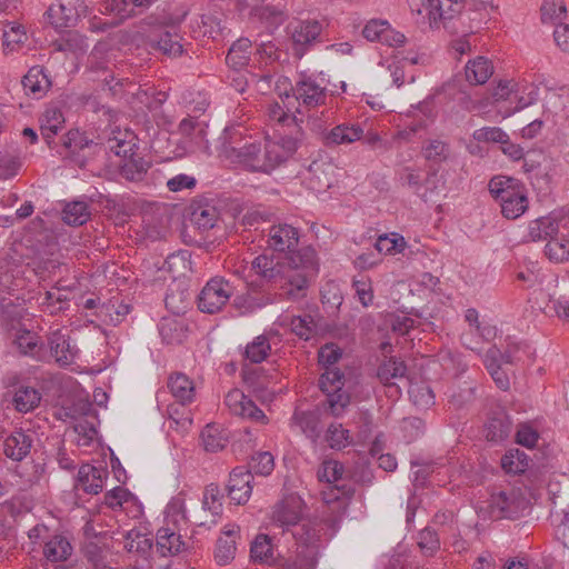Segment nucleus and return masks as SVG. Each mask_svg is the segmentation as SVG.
<instances>
[{
	"instance_id": "1",
	"label": "nucleus",
	"mask_w": 569,
	"mask_h": 569,
	"mask_svg": "<svg viewBox=\"0 0 569 569\" xmlns=\"http://www.w3.org/2000/svg\"><path fill=\"white\" fill-rule=\"evenodd\" d=\"M230 139L223 144V154L232 163L242 164L251 171L269 172L277 168L274 159L279 157L276 146H270V140L243 138L238 129L227 131Z\"/></svg>"
},
{
	"instance_id": "2",
	"label": "nucleus",
	"mask_w": 569,
	"mask_h": 569,
	"mask_svg": "<svg viewBox=\"0 0 569 569\" xmlns=\"http://www.w3.org/2000/svg\"><path fill=\"white\" fill-rule=\"evenodd\" d=\"M317 270L316 251L309 247L287 258L278 281L280 296L290 301H300L307 297L309 276Z\"/></svg>"
},
{
	"instance_id": "3",
	"label": "nucleus",
	"mask_w": 569,
	"mask_h": 569,
	"mask_svg": "<svg viewBox=\"0 0 569 569\" xmlns=\"http://www.w3.org/2000/svg\"><path fill=\"white\" fill-rule=\"evenodd\" d=\"M343 386L345 375L336 367H328L319 378V388L327 396V409L335 417L341 416L350 403Z\"/></svg>"
},
{
	"instance_id": "4",
	"label": "nucleus",
	"mask_w": 569,
	"mask_h": 569,
	"mask_svg": "<svg viewBox=\"0 0 569 569\" xmlns=\"http://www.w3.org/2000/svg\"><path fill=\"white\" fill-rule=\"evenodd\" d=\"M233 293L234 287L229 280L222 277H213L200 291L198 307L202 312L217 313L222 310Z\"/></svg>"
},
{
	"instance_id": "5",
	"label": "nucleus",
	"mask_w": 569,
	"mask_h": 569,
	"mask_svg": "<svg viewBox=\"0 0 569 569\" xmlns=\"http://www.w3.org/2000/svg\"><path fill=\"white\" fill-rule=\"evenodd\" d=\"M147 44L162 56L177 58L183 53L186 40L176 26H163L148 36Z\"/></svg>"
},
{
	"instance_id": "6",
	"label": "nucleus",
	"mask_w": 569,
	"mask_h": 569,
	"mask_svg": "<svg viewBox=\"0 0 569 569\" xmlns=\"http://www.w3.org/2000/svg\"><path fill=\"white\" fill-rule=\"evenodd\" d=\"M295 56L302 58L311 46L319 41L322 26L317 20H298L288 26Z\"/></svg>"
},
{
	"instance_id": "7",
	"label": "nucleus",
	"mask_w": 569,
	"mask_h": 569,
	"mask_svg": "<svg viewBox=\"0 0 569 569\" xmlns=\"http://www.w3.org/2000/svg\"><path fill=\"white\" fill-rule=\"evenodd\" d=\"M82 0H58L47 10L50 23L56 29H64L76 24L83 9Z\"/></svg>"
},
{
	"instance_id": "8",
	"label": "nucleus",
	"mask_w": 569,
	"mask_h": 569,
	"mask_svg": "<svg viewBox=\"0 0 569 569\" xmlns=\"http://www.w3.org/2000/svg\"><path fill=\"white\" fill-rule=\"evenodd\" d=\"M224 402L234 416L261 423H267L268 421L263 411L239 389L230 390L226 396Z\"/></svg>"
},
{
	"instance_id": "9",
	"label": "nucleus",
	"mask_w": 569,
	"mask_h": 569,
	"mask_svg": "<svg viewBox=\"0 0 569 569\" xmlns=\"http://www.w3.org/2000/svg\"><path fill=\"white\" fill-rule=\"evenodd\" d=\"M302 499L297 495H289L273 507L272 521L281 528L296 526L302 518Z\"/></svg>"
},
{
	"instance_id": "10",
	"label": "nucleus",
	"mask_w": 569,
	"mask_h": 569,
	"mask_svg": "<svg viewBox=\"0 0 569 569\" xmlns=\"http://www.w3.org/2000/svg\"><path fill=\"white\" fill-rule=\"evenodd\" d=\"M523 501L515 491H499L491 495L489 501L490 515L495 519H513L518 517Z\"/></svg>"
},
{
	"instance_id": "11",
	"label": "nucleus",
	"mask_w": 569,
	"mask_h": 569,
	"mask_svg": "<svg viewBox=\"0 0 569 569\" xmlns=\"http://www.w3.org/2000/svg\"><path fill=\"white\" fill-rule=\"evenodd\" d=\"M104 150L121 158H131L137 149V137L131 130L112 129L101 143Z\"/></svg>"
},
{
	"instance_id": "12",
	"label": "nucleus",
	"mask_w": 569,
	"mask_h": 569,
	"mask_svg": "<svg viewBox=\"0 0 569 569\" xmlns=\"http://www.w3.org/2000/svg\"><path fill=\"white\" fill-rule=\"evenodd\" d=\"M292 98L307 108H315L325 103L327 99L326 88L311 78L303 77L291 88Z\"/></svg>"
},
{
	"instance_id": "13",
	"label": "nucleus",
	"mask_w": 569,
	"mask_h": 569,
	"mask_svg": "<svg viewBox=\"0 0 569 569\" xmlns=\"http://www.w3.org/2000/svg\"><path fill=\"white\" fill-rule=\"evenodd\" d=\"M299 242V231L296 227L288 223L272 226L269 230L268 244L271 249L279 252L288 251L296 253L295 249ZM299 251H297L298 253Z\"/></svg>"
},
{
	"instance_id": "14",
	"label": "nucleus",
	"mask_w": 569,
	"mask_h": 569,
	"mask_svg": "<svg viewBox=\"0 0 569 569\" xmlns=\"http://www.w3.org/2000/svg\"><path fill=\"white\" fill-rule=\"evenodd\" d=\"M253 479L246 467H236L229 478L228 493L237 505L246 503L252 491L251 480Z\"/></svg>"
},
{
	"instance_id": "15",
	"label": "nucleus",
	"mask_w": 569,
	"mask_h": 569,
	"mask_svg": "<svg viewBox=\"0 0 569 569\" xmlns=\"http://www.w3.org/2000/svg\"><path fill=\"white\" fill-rule=\"evenodd\" d=\"M107 476L108 471L103 468L89 463L82 465L78 471L76 488L89 495H98L103 488Z\"/></svg>"
},
{
	"instance_id": "16",
	"label": "nucleus",
	"mask_w": 569,
	"mask_h": 569,
	"mask_svg": "<svg viewBox=\"0 0 569 569\" xmlns=\"http://www.w3.org/2000/svg\"><path fill=\"white\" fill-rule=\"evenodd\" d=\"M363 138V129L357 123H341L322 134L323 143L327 147L350 144Z\"/></svg>"
},
{
	"instance_id": "17",
	"label": "nucleus",
	"mask_w": 569,
	"mask_h": 569,
	"mask_svg": "<svg viewBox=\"0 0 569 569\" xmlns=\"http://www.w3.org/2000/svg\"><path fill=\"white\" fill-rule=\"evenodd\" d=\"M501 213L507 219H517L528 209V198L520 187L506 190L498 199Z\"/></svg>"
},
{
	"instance_id": "18",
	"label": "nucleus",
	"mask_w": 569,
	"mask_h": 569,
	"mask_svg": "<svg viewBox=\"0 0 569 569\" xmlns=\"http://www.w3.org/2000/svg\"><path fill=\"white\" fill-rule=\"evenodd\" d=\"M49 346L51 355L60 366L66 367L74 361L78 349L70 345L69 338L60 330L50 333Z\"/></svg>"
},
{
	"instance_id": "19",
	"label": "nucleus",
	"mask_w": 569,
	"mask_h": 569,
	"mask_svg": "<svg viewBox=\"0 0 569 569\" xmlns=\"http://www.w3.org/2000/svg\"><path fill=\"white\" fill-rule=\"evenodd\" d=\"M239 529L227 528L217 540L214 560L220 566L229 565L236 557Z\"/></svg>"
},
{
	"instance_id": "20",
	"label": "nucleus",
	"mask_w": 569,
	"mask_h": 569,
	"mask_svg": "<svg viewBox=\"0 0 569 569\" xmlns=\"http://www.w3.org/2000/svg\"><path fill=\"white\" fill-rule=\"evenodd\" d=\"M253 283H250L249 290L237 296L233 299V306L242 313L252 312L257 309L272 305L274 302V296L270 292H258L253 289Z\"/></svg>"
},
{
	"instance_id": "21",
	"label": "nucleus",
	"mask_w": 569,
	"mask_h": 569,
	"mask_svg": "<svg viewBox=\"0 0 569 569\" xmlns=\"http://www.w3.org/2000/svg\"><path fill=\"white\" fill-rule=\"evenodd\" d=\"M22 86L28 96L40 99L50 89L51 81L42 67L34 66L23 77Z\"/></svg>"
},
{
	"instance_id": "22",
	"label": "nucleus",
	"mask_w": 569,
	"mask_h": 569,
	"mask_svg": "<svg viewBox=\"0 0 569 569\" xmlns=\"http://www.w3.org/2000/svg\"><path fill=\"white\" fill-rule=\"evenodd\" d=\"M190 210V221L202 232L212 229L219 219L218 209L209 202H194Z\"/></svg>"
},
{
	"instance_id": "23",
	"label": "nucleus",
	"mask_w": 569,
	"mask_h": 569,
	"mask_svg": "<svg viewBox=\"0 0 569 569\" xmlns=\"http://www.w3.org/2000/svg\"><path fill=\"white\" fill-rule=\"evenodd\" d=\"M167 386L174 400L182 403H192L196 398V388L193 381L181 372L172 373L168 378Z\"/></svg>"
},
{
	"instance_id": "24",
	"label": "nucleus",
	"mask_w": 569,
	"mask_h": 569,
	"mask_svg": "<svg viewBox=\"0 0 569 569\" xmlns=\"http://www.w3.org/2000/svg\"><path fill=\"white\" fill-rule=\"evenodd\" d=\"M32 446V439L29 435L23 431H14L8 436L3 443L4 455L14 460L21 461L30 452Z\"/></svg>"
},
{
	"instance_id": "25",
	"label": "nucleus",
	"mask_w": 569,
	"mask_h": 569,
	"mask_svg": "<svg viewBox=\"0 0 569 569\" xmlns=\"http://www.w3.org/2000/svg\"><path fill=\"white\" fill-rule=\"evenodd\" d=\"M40 132L49 147H51L53 138L63 128L64 117L62 111L57 107L46 109L39 119Z\"/></svg>"
},
{
	"instance_id": "26",
	"label": "nucleus",
	"mask_w": 569,
	"mask_h": 569,
	"mask_svg": "<svg viewBox=\"0 0 569 569\" xmlns=\"http://www.w3.org/2000/svg\"><path fill=\"white\" fill-rule=\"evenodd\" d=\"M430 28H448V22L459 16L463 9L460 0H437Z\"/></svg>"
},
{
	"instance_id": "27",
	"label": "nucleus",
	"mask_w": 569,
	"mask_h": 569,
	"mask_svg": "<svg viewBox=\"0 0 569 569\" xmlns=\"http://www.w3.org/2000/svg\"><path fill=\"white\" fill-rule=\"evenodd\" d=\"M157 549L161 556H173L184 549V542L181 536L168 525L157 531Z\"/></svg>"
},
{
	"instance_id": "28",
	"label": "nucleus",
	"mask_w": 569,
	"mask_h": 569,
	"mask_svg": "<svg viewBox=\"0 0 569 569\" xmlns=\"http://www.w3.org/2000/svg\"><path fill=\"white\" fill-rule=\"evenodd\" d=\"M406 363L402 360L390 357L379 365L377 369V378L385 386L395 387L396 383L391 382V380L406 378Z\"/></svg>"
},
{
	"instance_id": "29",
	"label": "nucleus",
	"mask_w": 569,
	"mask_h": 569,
	"mask_svg": "<svg viewBox=\"0 0 569 569\" xmlns=\"http://www.w3.org/2000/svg\"><path fill=\"white\" fill-rule=\"evenodd\" d=\"M465 72L471 84H483L492 76L493 67L487 58L480 56L466 64Z\"/></svg>"
},
{
	"instance_id": "30",
	"label": "nucleus",
	"mask_w": 569,
	"mask_h": 569,
	"mask_svg": "<svg viewBox=\"0 0 569 569\" xmlns=\"http://www.w3.org/2000/svg\"><path fill=\"white\" fill-rule=\"evenodd\" d=\"M284 263L274 261L273 258L266 254L256 257L251 262V269L257 276L268 282H277L278 277L283 268Z\"/></svg>"
},
{
	"instance_id": "31",
	"label": "nucleus",
	"mask_w": 569,
	"mask_h": 569,
	"mask_svg": "<svg viewBox=\"0 0 569 569\" xmlns=\"http://www.w3.org/2000/svg\"><path fill=\"white\" fill-rule=\"evenodd\" d=\"M251 558L256 562L271 565L276 561L278 553L267 535H258L250 549Z\"/></svg>"
},
{
	"instance_id": "32",
	"label": "nucleus",
	"mask_w": 569,
	"mask_h": 569,
	"mask_svg": "<svg viewBox=\"0 0 569 569\" xmlns=\"http://www.w3.org/2000/svg\"><path fill=\"white\" fill-rule=\"evenodd\" d=\"M291 422L310 439H316L319 436V416L316 411L296 410Z\"/></svg>"
},
{
	"instance_id": "33",
	"label": "nucleus",
	"mask_w": 569,
	"mask_h": 569,
	"mask_svg": "<svg viewBox=\"0 0 569 569\" xmlns=\"http://www.w3.org/2000/svg\"><path fill=\"white\" fill-rule=\"evenodd\" d=\"M559 224L555 218L541 217L529 223L528 237L531 241H540L558 232Z\"/></svg>"
},
{
	"instance_id": "34",
	"label": "nucleus",
	"mask_w": 569,
	"mask_h": 569,
	"mask_svg": "<svg viewBox=\"0 0 569 569\" xmlns=\"http://www.w3.org/2000/svg\"><path fill=\"white\" fill-rule=\"evenodd\" d=\"M71 545L61 536H53L46 541L43 555L51 562L64 561L71 555Z\"/></svg>"
},
{
	"instance_id": "35",
	"label": "nucleus",
	"mask_w": 569,
	"mask_h": 569,
	"mask_svg": "<svg viewBox=\"0 0 569 569\" xmlns=\"http://www.w3.org/2000/svg\"><path fill=\"white\" fill-rule=\"evenodd\" d=\"M251 53V41L247 38L237 40L229 49L226 62L233 69H240L247 66Z\"/></svg>"
},
{
	"instance_id": "36",
	"label": "nucleus",
	"mask_w": 569,
	"mask_h": 569,
	"mask_svg": "<svg viewBox=\"0 0 569 569\" xmlns=\"http://www.w3.org/2000/svg\"><path fill=\"white\" fill-rule=\"evenodd\" d=\"M203 447L207 451L217 452L228 443L227 431L216 425H207L201 432Z\"/></svg>"
},
{
	"instance_id": "37",
	"label": "nucleus",
	"mask_w": 569,
	"mask_h": 569,
	"mask_svg": "<svg viewBox=\"0 0 569 569\" xmlns=\"http://www.w3.org/2000/svg\"><path fill=\"white\" fill-rule=\"evenodd\" d=\"M159 333L168 345L181 343L186 338L184 325L173 318H162L159 323Z\"/></svg>"
},
{
	"instance_id": "38",
	"label": "nucleus",
	"mask_w": 569,
	"mask_h": 569,
	"mask_svg": "<svg viewBox=\"0 0 569 569\" xmlns=\"http://www.w3.org/2000/svg\"><path fill=\"white\" fill-rule=\"evenodd\" d=\"M309 180L315 189L330 188L332 183L331 173L333 168L330 163L323 161H312L309 166Z\"/></svg>"
},
{
	"instance_id": "39",
	"label": "nucleus",
	"mask_w": 569,
	"mask_h": 569,
	"mask_svg": "<svg viewBox=\"0 0 569 569\" xmlns=\"http://www.w3.org/2000/svg\"><path fill=\"white\" fill-rule=\"evenodd\" d=\"M89 207L84 201L68 203L62 211V219L69 226H82L90 218Z\"/></svg>"
},
{
	"instance_id": "40",
	"label": "nucleus",
	"mask_w": 569,
	"mask_h": 569,
	"mask_svg": "<svg viewBox=\"0 0 569 569\" xmlns=\"http://www.w3.org/2000/svg\"><path fill=\"white\" fill-rule=\"evenodd\" d=\"M40 392L31 387H20L13 397V403L18 411L29 412L40 403Z\"/></svg>"
},
{
	"instance_id": "41",
	"label": "nucleus",
	"mask_w": 569,
	"mask_h": 569,
	"mask_svg": "<svg viewBox=\"0 0 569 569\" xmlns=\"http://www.w3.org/2000/svg\"><path fill=\"white\" fill-rule=\"evenodd\" d=\"M190 403H182V401L174 400L167 407V415L169 420L174 425L176 429L186 430L192 423L191 411L188 408Z\"/></svg>"
},
{
	"instance_id": "42",
	"label": "nucleus",
	"mask_w": 569,
	"mask_h": 569,
	"mask_svg": "<svg viewBox=\"0 0 569 569\" xmlns=\"http://www.w3.org/2000/svg\"><path fill=\"white\" fill-rule=\"evenodd\" d=\"M501 467L508 473H522L528 468V457L523 451L519 449L509 450L501 458Z\"/></svg>"
},
{
	"instance_id": "43",
	"label": "nucleus",
	"mask_w": 569,
	"mask_h": 569,
	"mask_svg": "<svg viewBox=\"0 0 569 569\" xmlns=\"http://www.w3.org/2000/svg\"><path fill=\"white\" fill-rule=\"evenodd\" d=\"M149 167V162L144 161L142 158L131 157L121 167L120 173L128 181L139 182L143 180Z\"/></svg>"
},
{
	"instance_id": "44",
	"label": "nucleus",
	"mask_w": 569,
	"mask_h": 569,
	"mask_svg": "<svg viewBox=\"0 0 569 569\" xmlns=\"http://www.w3.org/2000/svg\"><path fill=\"white\" fill-rule=\"evenodd\" d=\"M248 471L252 475L268 476L274 468L273 456L269 451H259L252 455L249 463Z\"/></svg>"
},
{
	"instance_id": "45",
	"label": "nucleus",
	"mask_w": 569,
	"mask_h": 569,
	"mask_svg": "<svg viewBox=\"0 0 569 569\" xmlns=\"http://www.w3.org/2000/svg\"><path fill=\"white\" fill-rule=\"evenodd\" d=\"M567 9L562 0H546L541 6V20L553 24L561 23Z\"/></svg>"
},
{
	"instance_id": "46",
	"label": "nucleus",
	"mask_w": 569,
	"mask_h": 569,
	"mask_svg": "<svg viewBox=\"0 0 569 569\" xmlns=\"http://www.w3.org/2000/svg\"><path fill=\"white\" fill-rule=\"evenodd\" d=\"M222 499L223 493L220 488L216 483L208 485L203 492V509L210 511L213 516H220L222 513Z\"/></svg>"
},
{
	"instance_id": "47",
	"label": "nucleus",
	"mask_w": 569,
	"mask_h": 569,
	"mask_svg": "<svg viewBox=\"0 0 569 569\" xmlns=\"http://www.w3.org/2000/svg\"><path fill=\"white\" fill-rule=\"evenodd\" d=\"M271 350L270 342L266 336H259L254 340L248 343L246 348V357L252 363L262 362Z\"/></svg>"
},
{
	"instance_id": "48",
	"label": "nucleus",
	"mask_w": 569,
	"mask_h": 569,
	"mask_svg": "<svg viewBox=\"0 0 569 569\" xmlns=\"http://www.w3.org/2000/svg\"><path fill=\"white\" fill-rule=\"evenodd\" d=\"M99 143L89 140L83 133L79 130H70L63 138V147L70 153H78L84 149H90L92 147H98Z\"/></svg>"
},
{
	"instance_id": "49",
	"label": "nucleus",
	"mask_w": 569,
	"mask_h": 569,
	"mask_svg": "<svg viewBox=\"0 0 569 569\" xmlns=\"http://www.w3.org/2000/svg\"><path fill=\"white\" fill-rule=\"evenodd\" d=\"M299 142L300 138L291 134H286L278 141L270 140V146H276L280 149L277 151L279 157L274 159L277 167L284 162L298 149Z\"/></svg>"
},
{
	"instance_id": "50",
	"label": "nucleus",
	"mask_w": 569,
	"mask_h": 569,
	"mask_svg": "<svg viewBox=\"0 0 569 569\" xmlns=\"http://www.w3.org/2000/svg\"><path fill=\"white\" fill-rule=\"evenodd\" d=\"M549 308L565 323L569 325V293L563 289L555 291L549 300Z\"/></svg>"
},
{
	"instance_id": "51",
	"label": "nucleus",
	"mask_w": 569,
	"mask_h": 569,
	"mask_svg": "<svg viewBox=\"0 0 569 569\" xmlns=\"http://www.w3.org/2000/svg\"><path fill=\"white\" fill-rule=\"evenodd\" d=\"M418 546L426 556H433L440 549L438 532L427 527L418 535Z\"/></svg>"
},
{
	"instance_id": "52",
	"label": "nucleus",
	"mask_w": 569,
	"mask_h": 569,
	"mask_svg": "<svg viewBox=\"0 0 569 569\" xmlns=\"http://www.w3.org/2000/svg\"><path fill=\"white\" fill-rule=\"evenodd\" d=\"M423 156L427 160L442 162L449 158V146L440 140H429L422 147Z\"/></svg>"
},
{
	"instance_id": "53",
	"label": "nucleus",
	"mask_w": 569,
	"mask_h": 569,
	"mask_svg": "<svg viewBox=\"0 0 569 569\" xmlns=\"http://www.w3.org/2000/svg\"><path fill=\"white\" fill-rule=\"evenodd\" d=\"M290 327L299 338L309 340L316 332V323L310 315L292 317Z\"/></svg>"
},
{
	"instance_id": "54",
	"label": "nucleus",
	"mask_w": 569,
	"mask_h": 569,
	"mask_svg": "<svg viewBox=\"0 0 569 569\" xmlns=\"http://www.w3.org/2000/svg\"><path fill=\"white\" fill-rule=\"evenodd\" d=\"M22 166L21 158L13 153L0 152V179H10L18 174Z\"/></svg>"
},
{
	"instance_id": "55",
	"label": "nucleus",
	"mask_w": 569,
	"mask_h": 569,
	"mask_svg": "<svg viewBox=\"0 0 569 569\" xmlns=\"http://www.w3.org/2000/svg\"><path fill=\"white\" fill-rule=\"evenodd\" d=\"M551 261L563 262L569 260V241L566 239H551L545 248Z\"/></svg>"
},
{
	"instance_id": "56",
	"label": "nucleus",
	"mask_w": 569,
	"mask_h": 569,
	"mask_svg": "<svg viewBox=\"0 0 569 569\" xmlns=\"http://www.w3.org/2000/svg\"><path fill=\"white\" fill-rule=\"evenodd\" d=\"M39 340L40 338L37 333L30 330L21 329L18 330L16 335L14 343L21 353L33 356Z\"/></svg>"
},
{
	"instance_id": "57",
	"label": "nucleus",
	"mask_w": 569,
	"mask_h": 569,
	"mask_svg": "<svg viewBox=\"0 0 569 569\" xmlns=\"http://www.w3.org/2000/svg\"><path fill=\"white\" fill-rule=\"evenodd\" d=\"M343 466L336 460L323 461L318 470V479L329 485L341 479Z\"/></svg>"
},
{
	"instance_id": "58",
	"label": "nucleus",
	"mask_w": 569,
	"mask_h": 569,
	"mask_svg": "<svg viewBox=\"0 0 569 569\" xmlns=\"http://www.w3.org/2000/svg\"><path fill=\"white\" fill-rule=\"evenodd\" d=\"M439 360L442 368L453 376H459L467 370V365L462 361L461 357L450 350L441 352Z\"/></svg>"
},
{
	"instance_id": "59",
	"label": "nucleus",
	"mask_w": 569,
	"mask_h": 569,
	"mask_svg": "<svg viewBox=\"0 0 569 569\" xmlns=\"http://www.w3.org/2000/svg\"><path fill=\"white\" fill-rule=\"evenodd\" d=\"M408 392L412 402L419 408H428L433 405L435 397L428 386L411 385Z\"/></svg>"
},
{
	"instance_id": "60",
	"label": "nucleus",
	"mask_w": 569,
	"mask_h": 569,
	"mask_svg": "<svg viewBox=\"0 0 569 569\" xmlns=\"http://www.w3.org/2000/svg\"><path fill=\"white\" fill-rule=\"evenodd\" d=\"M342 350L333 342L323 345L318 351V361L325 368L335 367L340 360Z\"/></svg>"
},
{
	"instance_id": "61",
	"label": "nucleus",
	"mask_w": 569,
	"mask_h": 569,
	"mask_svg": "<svg viewBox=\"0 0 569 569\" xmlns=\"http://www.w3.org/2000/svg\"><path fill=\"white\" fill-rule=\"evenodd\" d=\"M326 438L332 449L340 450L350 443L349 431L341 425H330Z\"/></svg>"
},
{
	"instance_id": "62",
	"label": "nucleus",
	"mask_w": 569,
	"mask_h": 569,
	"mask_svg": "<svg viewBox=\"0 0 569 569\" xmlns=\"http://www.w3.org/2000/svg\"><path fill=\"white\" fill-rule=\"evenodd\" d=\"M472 137L479 142L506 143L508 134L498 127H485L476 130Z\"/></svg>"
},
{
	"instance_id": "63",
	"label": "nucleus",
	"mask_w": 569,
	"mask_h": 569,
	"mask_svg": "<svg viewBox=\"0 0 569 569\" xmlns=\"http://www.w3.org/2000/svg\"><path fill=\"white\" fill-rule=\"evenodd\" d=\"M132 9L127 0H107L103 4V13H112L119 18L117 26L132 16Z\"/></svg>"
},
{
	"instance_id": "64",
	"label": "nucleus",
	"mask_w": 569,
	"mask_h": 569,
	"mask_svg": "<svg viewBox=\"0 0 569 569\" xmlns=\"http://www.w3.org/2000/svg\"><path fill=\"white\" fill-rule=\"evenodd\" d=\"M509 433L510 425L502 419H491L486 427V438L490 441H502Z\"/></svg>"
}]
</instances>
